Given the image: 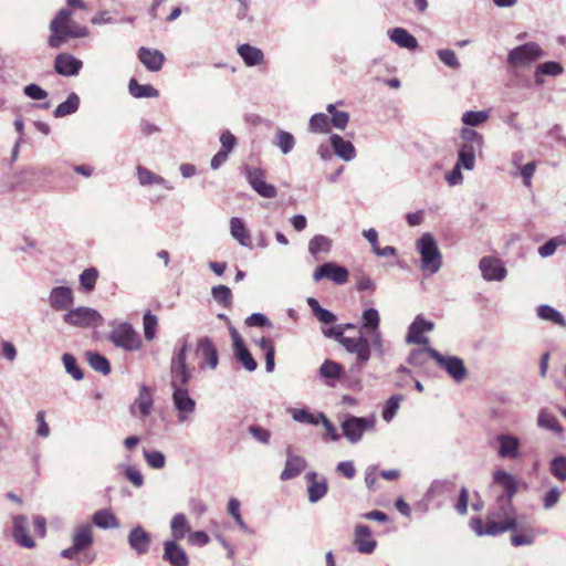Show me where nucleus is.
I'll use <instances>...</instances> for the list:
<instances>
[{
  "instance_id": "nucleus-1",
  "label": "nucleus",
  "mask_w": 566,
  "mask_h": 566,
  "mask_svg": "<svg viewBox=\"0 0 566 566\" xmlns=\"http://www.w3.org/2000/svg\"><path fill=\"white\" fill-rule=\"evenodd\" d=\"M356 328V325L352 323L339 324L323 329V334L328 338L336 339L347 353L356 356L359 364H366L371 358L373 352L377 357H382L385 355V345L380 332V314L378 310L369 307L363 311L358 336L348 337L344 335L347 329Z\"/></svg>"
},
{
  "instance_id": "nucleus-2",
  "label": "nucleus",
  "mask_w": 566,
  "mask_h": 566,
  "mask_svg": "<svg viewBox=\"0 0 566 566\" xmlns=\"http://www.w3.org/2000/svg\"><path fill=\"white\" fill-rule=\"evenodd\" d=\"M470 525L478 536H495L506 531H515L517 520L512 500L507 496H497L485 525L479 517L472 518Z\"/></svg>"
},
{
  "instance_id": "nucleus-3",
  "label": "nucleus",
  "mask_w": 566,
  "mask_h": 566,
  "mask_svg": "<svg viewBox=\"0 0 566 566\" xmlns=\"http://www.w3.org/2000/svg\"><path fill=\"white\" fill-rule=\"evenodd\" d=\"M416 248L420 254L421 269L430 274H436L442 268V254L439 250L434 237L426 232L416 242Z\"/></svg>"
},
{
  "instance_id": "nucleus-4",
  "label": "nucleus",
  "mask_w": 566,
  "mask_h": 566,
  "mask_svg": "<svg viewBox=\"0 0 566 566\" xmlns=\"http://www.w3.org/2000/svg\"><path fill=\"white\" fill-rule=\"evenodd\" d=\"M190 344L186 337L178 340L170 361V386L188 385L192 378V371L187 365V353Z\"/></svg>"
},
{
  "instance_id": "nucleus-5",
  "label": "nucleus",
  "mask_w": 566,
  "mask_h": 566,
  "mask_svg": "<svg viewBox=\"0 0 566 566\" xmlns=\"http://www.w3.org/2000/svg\"><path fill=\"white\" fill-rule=\"evenodd\" d=\"M172 389V405L177 412V421L188 424L192 421L196 411V401L190 397L187 385L170 386Z\"/></svg>"
},
{
  "instance_id": "nucleus-6",
  "label": "nucleus",
  "mask_w": 566,
  "mask_h": 566,
  "mask_svg": "<svg viewBox=\"0 0 566 566\" xmlns=\"http://www.w3.org/2000/svg\"><path fill=\"white\" fill-rule=\"evenodd\" d=\"M545 56V52L536 42H528L512 49L507 54V63L513 67H527Z\"/></svg>"
},
{
  "instance_id": "nucleus-7",
  "label": "nucleus",
  "mask_w": 566,
  "mask_h": 566,
  "mask_svg": "<svg viewBox=\"0 0 566 566\" xmlns=\"http://www.w3.org/2000/svg\"><path fill=\"white\" fill-rule=\"evenodd\" d=\"M63 321L67 325L77 328H94L103 324L102 315L96 310L87 306L69 310L63 315Z\"/></svg>"
},
{
  "instance_id": "nucleus-8",
  "label": "nucleus",
  "mask_w": 566,
  "mask_h": 566,
  "mask_svg": "<svg viewBox=\"0 0 566 566\" xmlns=\"http://www.w3.org/2000/svg\"><path fill=\"white\" fill-rule=\"evenodd\" d=\"M376 426L375 416L369 417H347L342 423V430L344 436L352 443H356L361 440L363 436L367 431H373Z\"/></svg>"
},
{
  "instance_id": "nucleus-9",
  "label": "nucleus",
  "mask_w": 566,
  "mask_h": 566,
  "mask_svg": "<svg viewBox=\"0 0 566 566\" xmlns=\"http://www.w3.org/2000/svg\"><path fill=\"white\" fill-rule=\"evenodd\" d=\"M109 339L116 347L125 350H138L142 346V339L130 324L123 323L117 325L109 334Z\"/></svg>"
},
{
  "instance_id": "nucleus-10",
  "label": "nucleus",
  "mask_w": 566,
  "mask_h": 566,
  "mask_svg": "<svg viewBox=\"0 0 566 566\" xmlns=\"http://www.w3.org/2000/svg\"><path fill=\"white\" fill-rule=\"evenodd\" d=\"M243 172L251 188L261 197L266 199L275 198L276 188L265 181V172L259 167L244 166Z\"/></svg>"
},
{
  "instance_id": "nucleus-11",
  "label": "nucleus",
  "mask_w": 566,
  "mask_h": 566,
  "mask_svg": "<svg viewBox=\"0 0 566 566\" xmlns=\"http://www.w3.org/2000/svg\"><path fill=\"white\" fill-rule=\"evenodd\" d=\"M348 270L335 262H326L317 266L313 273V280L318 282L328 279L337 285H343L348 281Z\"/></svg>"
},
{
  "instance_id": "nucleus-12",
  "label": "nucleus",
  "mask_w": 566,
  "mask_h": 566,
  "mask_svg": "<svg viewBox=\"0 0 566 566\" xmlns=\"http://www.w3.org/2000/svg\"><path fill=\"white\" fill-rule=\"evenodd\" d=\"M90 33L88 29L84 25L76 23L71 20L66 23L56 34H51L49 36V45L51 48L57 49L63 43L67 41L70 38L80 39L85 38Z\"/></svg>"
},
{
  "instance_id": "nucleus-13",
  "label": "nucleus",
  "mask_w": 566,
  "mask_h": 566,
  "mask_svg": "<svg viewBox=\"0 0 566 566\" xmlns=\"http://www.w3.org/2000/svg\"><path fill=\"white\" fill-rule=\"evenodd\" d=\"M433 359L437 364L443 368L449 376L455 381L461 382L465 379L468 370L464 366L463 360L457 356L444 357L439 352L433 353Z\"/></svg>"
},
{
  "instance_id": "nucleus-14",
  "label": "nucleus",
  "mask_w": 566,
  "mask_h": 566,
  "mask_svg": "<svg viewBox=\"0 0 566 566\" xmlns=\"http://www.w3.org/2000/svg\"><path fill=\"white\" fill-rule=\"evenodd\" d=\"M479 269L485 281H503L507 275L504 263L494 256H483L479 262Z\"/></svg>"
},
{
  "instance_id": "nucleus-15",
  "label": "nucleus",
  "mask_w": 566,
  "mask_h": 566,
  "mask_svg": "<svg viewBox=\"0 0 566 566\" xmlns=\"http://www.w3.org/2000/svg\"><path fill=\"white\" fill-rule=\"evenodd\" d=\"M49 305L54 311H69L74 303V293L70 286H55L48 298Z\"/></svg>"
},
{
  "instance_id": "nucleus-16",
  "label": "nucleus",
  "mask_w": 566,
  "mask_h": 566,
  "mask_svg": "<svg viewBox=\"0 0 566 566\" xmlns=\"http://www.w3.org/2000/svg\"><path fill=\"white\" fill-rule=\"evenodd\" d=\"M497 455L502 459H517L520 457L521 441L517 437L510 433L499 434Z\"/></svg>"
},
{
  "instance_id": "nucleus-17",
  "label": "nucleus",
  "mask_w": 566,
  "mask_h": 566,
  "mask_svg": "<svg viewBox=\"0 0 566 566\" xmlns=\"http://www.w3.org/2000/svg\"><path fill=\"white\" fill-rule=\"evenodd\" d=\"M153 406L154 399L151 390L146 385H142L138 397L130 406V413L138 418H145L151 413Z\"/></svg>"
},
{
  "instance_id": "nucleus-18",
  "label": "nucleus",
  "mask_w": 566,
  "mask_h": 566,
  "mask_svg": "<svg viewBox=\"0 0 566 566\" xmlns=\"http://www.w3.org/2000/svg\"><path fill=\"white\" fill-rule=\"evenodd\" d=\"M434 324L430 321H426L421 316H417L412 324L409 326L406 342L408 344L427 345L429 343L428 337L423 336L424 332H431Z\"/></svg>"
},
{
  "instance_id": "nucleus-19",
  "label": "nucleus",
  "mask_w": 566,
  "mask_h": 566,
  "mask_svg": "<svg viewBox=\"0 0 566 566\" xmlns=\"http://www.w3.org/2000/svg\"><path fill=\"white\" fill-rule=\"evenodd\" d=\"M129 547L137 554V555H145L148 553L151 537L150 534L145 531L144 527L140 525L135 526L132 528V531L128 534L127 537Z\"/></svg>"
},
{
  "instance_id": "nucleus-20",
  "label": "nucleus",
  "mask_w": 566,
  "mask_h": 566,
  "mask_svg": "<svg viewBox=\"0 0 566 566\" xmlns=\"http://www.w3.org/2000/svg\"><path fill=\"white\" fill-rule=\"evenodd\" d=\"M163 558L171 566H189V557L186 551L175 541L164 543Z\"/></svg>"
},
{
  "instance_id": "nucleus-21",
  "label": "nucleus",
  "mask_w": 566,
  "mask_h": 566,
  "mask_svg": "<svg viewBox=\"0 0 566 566\" xmlns=\"http://www.w3.org/2000/svg\"><path fill=\"white\" fill-rule=\"evenodd\" d=\"M82 61L70 53H61L55 57L54 69L63 76H74L82 69Z\"/></svg>"
},
{
  "instance_id": "nucleus-22",
  "label": "nucleus",
  "mask_w": 566,
  "mask_h": 566,
  "mask_svg": "<svg viewBox=\"0 0 566 566\" xmlns=\"http://www.w3.org/2000/svg\"><path fill=\"white\" fill-rule=\"evenodd\" d=\"M354 536V542L359 553L371 554L375 551L377 542L371 537V531L367 525H356Z\"/></svg>"
},
{
  "instance_id": "nucleus-23",
  "label": "nucleus",
  "mask_w": 566,
  "mask_h": 566,
  "mask_svg": "<svg viewBox=\"0 0 566 566\" xmlns=\"http://www.w3.org/2000/svg\"><path fill=\"white\" fill-rule=\"evenodd\" d=\"M493 482L503 491L499 496H507V499L513 500L517 493V481L515 476L504 470L493 472Z\"/></svg>"
},
{
  "instance_id": "nucleus-24",
  "label": "nucleus",
  "mask_w": 566,
  "mask_h": 566,
  "mask_svg": "<svg viewBox=\"0 0 566 566\" xmlns=\"http://www.w3.org/2000/svg\"><path fill=\"white\" fill-rule=\"evenodd\" d=\"M232 338L235 358L248 371H254L258 364L235 331H232Z\"/></svg>"
},
{
  "instance_id": "nucleus-25",
  "label": "nucleus",
  "mask_w": 566,
  "mask_h": 566,
  "mask_svg": "<svg viewBox=\"0 0 566 566\" xmlns=\"http://www.w3.org/2000/svg\"><path fill=\"white\" fill-rule=\"evenodd\" d=\"M334 154L344 161H352L356 158V148L352 142L344 139L337 134L329 137Z\"/></svg>"
},
{
  "instance_id": "nucleus-26",
  "label": "nucleus",
  "mask_w": 566,
  "mask_h": 566,
  "mask_svg": "<svg viewBox=\"0 0 566 566\" xmlns=\"http://www.w3.org/2000/svg\"><path fill=\"white\" fill-rule=\"evenodd\" d=\"M305 478L308 481V501L316 503L326 495L328 490L327 481L325 478H318L316 472H308Z\"/></svg>"
},
{
  "instance_id": "nucleus-27",
  "label": "nucleus",
  "mask_w": 566,
  "mask_h": 566,
  "mask_svg": "<svg viewBox=\"0 0 566 566\" xmlns=\"http://www.w3.org/2000/svg\"><path fill=\"white\" fill-rule=\"evenodd\" d=\"M138 59L143 65L151 72L160 71L165 62L164 53L159 50L148 49L145 46L139 48Z\"/></svg>"
},
{
  "instance_id": "nucleus-28",
  "label": "nucleus",
  "mask_w": 566,
  "mask_h": 566,
  "mask_svg": "<svg viewBox=\"0 0 566 566\" xmlns=\"http://www.w3.org/2000/svg\"><path fill=\"white\" fill-rule=\"evenodd\" d=\"M306 467V460L300 455L292 453L291 449H287V458L285 467L281 472V480L287 481L297 476Z\"/></svg>"
},
{
  "instance_id": "nucleus-29",
  "label": "nucleus",
  "mask_w": 566,
  "mask_h": 566,
  "mask_svg": "<svg viewBox=\"0 0 566 566\" xmlns=\"http://www.w3.org/2000/svg\"><path fill=\"white\" fill-rule=\"evenodd\" d=\"M13 537L15 542L25 547L32 548L35 546L34 541L27 534L28 518L24 515H15L13 517Z\"/></svg>"
},
{
  "instance_id": "nucleus-30",
  "label": "nucleus",
  "mask_w": 566,
  "mask_h": 566,
  "mask_svg": "<svg viewBox=\"0 0 566 566\" xmlns=\"http://www.w3.org/2000/svg\"><path fill=\"white\" fill-rule=\"evenodd\" d=\"M318 373L327 386H335L336 381L344 376V367L337 361L326 359L321 365Z\"/></svg>"
},
{
  "instance_id": "nucleus-31",
  "label": "nucleus",
  "mask_w": 566,
  "mask_h": 566,
  "mask_svg": "<svg viewBox=\"0 0 566 566\" xmlns=\"http://www.w3.org/2000/svg\"><path fill=\"white\" fill-rule=\"evenodd\" d=\"M171 539L170 541H181L189 535L191 527L188 521V517L184 513H176L169 523Z\"/></svg>"
},
{
  "instance_id": "nucleus-32",
  "label": "nucleus",
  "mask_w": 566,
  "mask_h": 566,
  "mask_svg": "<svg viewBox=\"0 0 566 566\" xmlns=\"http://www.w3.org/2000/svg\"><path fill=\"white\" fill-rule=\"evenodd\" d=\"M72 541L73 544L81 551L90 547L94 542L92 525L88 523L77 525L74 528Z\"/></svg>"
},
{
  "instance_id": "nucleus-33",
  "label": "nucleus",
  "mask_w": 566,
  "mask_h": 566,
  "mask_svg": "<svg viewBox=\"0 0 566 566\" xmlns=\"http://www.w3.org/2000/svg\"><path fill=\"white\" fill-rule=\"evenodd\" d=\"M137 177L140 186L159 185L167 190L174 189L168 180L143 166L137 167Z\"/></svg>"
},
{
  "instance_id": "nucleus-34",
  "label": "nucleus",
  "mask_w": 566,
  "mask_h": 566,
  "mask_svg": "<svg viewBox=\"0 0 566 566\" xmlns=\"http://www.w3.org/2000/svg\"><path fill=\"white\" fill-rule=\"evenodd\" d=\"M238 54L244 61L247 66H256L264 61V53L262 50L247 43L238 46Z\"/></svg>"
},
{
  "instance_id": "nucleus-35",
  "label": "nucleus",
  "mask_w": 566,
  "mask_h": 566,
  "mask_svg": "<svg viewBox=\"0 0 566 566\" xmlns=\"http://www.w3.org/2000/svg\"><path fill=\"white\" fill-rule=\"evenodd\" d=\"M197 352L203 357V359L207 361L208 366L211 369L217 368L218 353L210 338L202 337L201 339H199L197 345Z\"/></svg>"
},
{
  "instance_id": "nucleus-36",
  "label": "nucleus",
  "mask_w": 566,
  "mask_h": 566,
  "mask_svg": "<svg viewBox=\"0 0 566 566\" xmlns=\"http://www.w3.org/2000/svg\"><path fill=\"white\" fill-rule=\"evenodd\" d=\"M389 39L403 49L416 50L418 48L417 39L403 28H395L390 30Z\"/></svg>"
},
{
  "instance_id": "nucleus-37",
  "label": "nucleus",
  "mask_w": 566,
  "mask_h": 566,
  "mask_svg": "<svg viewBox=\"0 0 566 566\" xmlns=\"http://www.w3.org/2000/svg\"><path fill=\"white\" fill-rule=\"evenodd\" d=\"M230 233L243 247H251V235L242 219L233 217L230 219Z\"/></svg>"
},
{
  "instance_id": "nucleus-38",
  "label": "nucleus",
  "mask_w": 566,
  "mask_h": 566,
  "mask_svg": "<svg viewBox=\"0 0 566 566\" xmlns=\"http://www.w3.org/2000/svg\"><path fill=\"white\" fill-rule=\"evenodd\" d=\"M480 150L481 148L473 147L471 144H462L458 151L457 164H459V166H462L467 170H473L475 167V155Z\"/></svg>"
},
{
  "instance_id": "nucleus-39",
  "label": "nucleus",
  "mask_w": 566,
  "mask_h": 566,
  "mask_svg": "<svg viewBox=\"0 0 566 566\" xmlns=\"http://www.w3.org/2000/svg\"><path fill=\"white\" fill-rule=\"evenodd\" d=\"M92 521L97 527L103 530L119 527L118 520L116 518L114 513L108 509L96 511L93 514Z\"/></svg>"
},
{
  "instance_id": "nucleus-40",
  "label": "nucleus",
  "mask_w": 566,
  "mask_h": 566,
  "mask_svg": "<svg viewBox=\"0 0 566 566\" xmlns=\"http://www.w3.org/2000/svg\"><path fill=\"white\" fill-rule=\"evenodd\" d=\"M332 249V240L323 234L314 235L308 242V252L313 256H317L319 253H329Z\"/></svg>"
},
{
  "instance_id": "nucleus-41",
  "label": "nucleus",
  "mask_w": 566,
  "mask_h": 566,
  "mask_svg": "<svg viewBox=\"0 0 566 566\" xmlns=\"http://www.w3.org/2000/svg\"><path fill=\"white\" fill-rule=\"evenodd\" d=\"M128 90L132 96L136 98L143 97H158L159 92L150 84H139L135 78H132L128 84Z\"/></svg>"
},
{
  "instance_id": "nucleus-42",
  "label": "nucleus",
  "mask_w": 566,
  "mask_h": 566,
  "mask_svg": "<svg viewBox=\"0 0 566 566\" xmlns=\"http://www.w3.org/2000/svg\"><path fill=\"white\" fill-rule=\"evenodd\" d=\"M537 315L541 319L554 323L560 327H566V321L560 312L549 305L537 307Z\"/></svg>"
},
{
  "instance_id": "nucleus-43",
  "label": "nucleus",
  "mask_w": 566,
  "mask_h": 566,
  "mask_svg": "<svg viewBox=\"0 0 566 566\" xmlns=\"http://www.w3.org/2000/svg\"><path fill=\"white\" fill-rule=\"evenodd\" d=\"M295 137L283 129H277L275 132V138L273 144L280 148L283 155H287L291 153L295 146Z\"/></svg>"
},
{
  "instance_id": "nucleus-44",
  "label": "nucleus",
  "mask_w": 566,
  "mask_h": 566,
  "mask_svg": "<svg viewBox=\"0 0 566 566\" xmlns=\"http://www.w3.org/2000/svg\"><path fill=\"white\" fill-rule=\"evenodd\" d=\"M80 106V97L75 93H71L66 101L59 104L54 111V116L56 118L64 117L66 115L74 114Z\"/></svg>"
},
{
  "instance_id": "nucleus-45",
  "label": "nucleus",
  "mask_w": 566,
  "mask_h": 566,
  "mask_svg": "<svg viewBox=\"0 0 566 566\" xmlns=\"http://www.w3.org/2000/svg\"><path fill=\"white\" fill-rule=\"evenodd\" d=\"M307 304L311 307L313 314L315 317L323 324H333L336 321L335 314H333L331 311L323 308L318 301L314 297L307 298Z\"/></svg>"
},
{
  "instance_id": "nucleus-46",
  "label": "nucleus",
  "mask_w": 566,
  "mask_h": 566,
  "mask_svg": "<svg viewBox=\"0 0 566 566\" xmlns=\"http://www.w3.org/2000/svg\"><path fill=\"white\" fill-rule=\"evenodd\" d=\"M433 353H438V350L430 347L415 349L410 353L408 363L417 367H423L430 358L433 359Z\"/></svg>"
},
{
  "instance_id": "nucleus-47",
  "label": "nucleus",
  "mask_w": 566,
  "mask_h": 566,
  "mask_svg": "<svg viewBox=\"0 0 566 566\" xmlns=\"http://www.w3.org/2000/svg\"><path fill=\"white\" fill-rule=\"evenodd\" d=\"M86 359L91 368L95 371H99L103 375H108L111 373L109 361L101 354L88 352L86 353Z\"/></svg>"
},
{
  "instance_id": "nucleus-48",
  "label": "nucleus",
  "mask_w": 566,
  "mask_h": 566,
  "mask_svg": "<svg viewBox=\"0 0 566 566\" xmlns=\"http://www.w3.org/2000/svg\"><path fill=\"white\" fill-rule=\"evenodd\" d=\"M326 111L331 114L329 123L337 129H345L349 122V114L347 112L337 111L334 104H328Z\"/></svg>"
},
{
  "instance_id": "nucleus-49",
  "label": "nucleus",
  "mask_w": 566,
  "mask_h": 566,
  "mask_svg": "<svg viewBox=\"0 0 566 566\" xmlns=\"http://www.w3.org/2000/svg\"><path fill=\"white\" fill-rule=\"evenodd\" d=\"M490 117L489 111H468L463 113L461 120L467 126H479L485 123Z\"/></svg>"
},
{
  "instance_id": "nucleus-50",
  "label": "nucleus",
  "mask_w": 566,
  "mask_h": 566,
  "mask_svg": "<svg viewBox=\"0 0 566 566\" xmlns=\"http://www.w3.org/2000/svg\"><path fill=\"white\" fill-rule=\"evenodd\" d=\"M213 300L223 307H230L232 304L231 290L226 285H216L211 289Z\"/></svg>"
},
{
  "instance_id": "nucleus-51",
  "label": "nucleus",
  "mask_w": 566,
  "mask_h": 566,
  "mask_svg": "<svg viewBox=\"0 0 566 566\" xmlns=\"http://www.w3.org/2000/svg\"><path fill=\"white\" fill-rule=\"evenodd\" d=\"M308 128L313 133H327L329 130L328 116L323 113L314 114L310 119Z\"/></svg>"
},
{
  "instance_id": "nucleus-52",
  "label": "nucleus",
  "mask_w": 566,
  "mask_h": 566,
  "mask_svg": "<svg viewBox=\"0 0 566 566\" xmlns=\"http://www.w3.org/2000/svg\"><path fill=\"white\" fill-rule=\"evenodd\" d=\"M537 424L541 428L551 430V431H553L555 433H560L563 431V428L559 424V422L556 419V417L551 415V413H548V412H546V411H544V410L539 412V416H538V419H537Z\"/></svg>"
},
{
  "instance_id": "nucleus-53",
  "label": "nucleus",
  "mask_w": 566,
  "mask_h": 566,
  "mask_svg": "<svg viewBox=\"0 0 566 566\" xmlns=\"http://www.w3.org/2000/svg\"><path fill=\"white\" fill-rule=\"evenodd\" d=\"M72 10L70 8H62L59 10L56 17L50 23L51 34H56L69 21H71Z\"/></svg>"
},
{
  "instance_id": "nucleus-54",
  "label": "nucleus",
  "mask_w": 566,
  "mask_h": 566,
  "mask_svg": "<svg viewBox=\"0 0 566 566\" xmlns=\"http://www.w3.org/2000/svg\"><path fill=\"white\" fill-rule=\"evenodd\" d=\"M62 361L67 374H70L75 380H81L84 377L83 371L77 366L76 359L72 354L65 353L62 356Z\"/></svg>"
},
{
  "instance_id": "nucleus-55",
  "label": "nucleus",
  "mask_w": 566,
  "mask_h": 566,
  "mask_svg": "<svg viewBox=\"0 0 566 566\" xmlns=\"http://www.w3.org/2000/svg\"><path fill=\"white\" fill-rule=\"evenodd\" d=\"M98 277V271L95 268H88L80 274V284L82 289L90 292L94 289Z\"/></svg>"
},
{
  "instance_id": "nucleus-56",
  "label": "nucleus",
  "mask_w": 566,
  "mask_h": 566,
  "mask_svg": "<svg viewBox=\"0 0 566 566\" xmlns=\"http://www.w3.org/2000/svg\"><path fill=\"white\" fill-rule=\"evenodd\" d=\"M403 399L401 395H394L387 401L382 409V419L389 422L399 409L400 401Z\"/></svg>"
},
{
  "instance_id": "nucleus-57",
  "label": "nucleus",
  "mask_w": 566,
  "mask_h": 566,
  "mask_svg": "<svg viewBox=\"0 0 566 566\" xmlns=\"http://www.w3.org/2000/svg\"><path fill=\"white\" fill-rule=\"evenodd\" d=\"M562 244H566V239L563 237H555L549 239L546 243L538 248V254L542 258H548L553 255L557 248Z\"/></svg>"
},
{
  "instance_id": "nucleus-58",
  "label": "nucleus",
  "mask_w": 566,
  "mask_h": 566,
  "mask_svg": "<svg viewBox=\"0 0 566 566\" xmlns=\"http://www.w3.org/2000/svg\"><path fill=\"white\" fill-rule=\"evenodd\" d=\"M551 473L559 481H566V457L559 455L551 461Z\"/></svg>"
},
{
  "instance_id": "nucleus-59",
  "label": "nucleus",
  "mask_w": 566,
  "mask_h": 566,
  "mask_svg": "<svg viewBox=\"0 0 566 566\" xmlns=\"http://www.w3.org/2000/svg\"><path fill=\"white\" fill-rule=\"evenodd\" d=\"M157 317L150 312L145 313L143 317L144 336L147 340H153L156 336Z\"/></svg>"
},
{
  "instance_id": "nucleus-60",
  "label": "nucleus",
  "mask_w": 566,
  "mask_h": 566,
  "mask_svg": "<svg viewBox=\"0 0 566 566\" xmlns=\"http://www.w3.org/2000/svg\"><path fill=\"white\" fill-rule=\"evenodd\" d=\"M437 55L446 66L452 70H458L460 67V62L453 50L440 49L437 51Z\"/></svg>"
},
{
  "instance_id": "nucleus-61",
  "label": "nucleus",
  "mask_w": 566,
  "mask_h": 566,
  "mask_svg": "<svg viewBox=\"0 0 566 566\" xmlns=\"http://www.w3.org/2000/svg\"><path fill=\"white\" fill-rule=\"evenodd\" d=\"M144 457L147 464L153 469H163L166 464V457L160 451L144 450Z\"/></svg>"
},
{
  "instance_id": "nucleus-62",
  "label": "nucleus",
  "mask_w": 566,
  "mask_h": 566,
  "mask_svg": "<svg viewBox=\"0 0 566 566\" xmlns=\"http://www.w3.org/2000/svg\"><path fill=\"white\" fill-rule=\"evenodd\" d=\"M461 138L464 140V145H472L473 147L482 148L483 146V136L479 134L476 130L471 128H462Z\"/></svg>"
},
{
  "instance_id": "nucleus-63",
  "label": "nucleus",
  "mask_w": 566,
  "mask_h": 566,
  "mask_svg": "<svg viewBox=\"0 0 566 566\" xmlns=\"http://www.w3.org/2000/svg\"><path fill=\"white\" fill-rule=\"evenodd\" d=\"M536 170V163L530 161L522 166L518 170L512 174L513 177L521 176L523 178V185L525 187L532 186V178L534 176V172Z\"/></svg>"
},
{
  "instance_id": "nucleus-64",
  "label": "nucleus",
  "mask_w": 566,
  "mask_h": 566,
  "mask_svg": "<svg viewBox=\"0 0 566 566\" xmlns=\"http://www.w3.org/2000/svg\"><path fill=\"white\" fill-rule=\"evenodd\" d=\"M292 418L301 423H308L317 426L319 423V417L318 415H312L306 409H292Z\"/></svg>"
}]
</instances>
